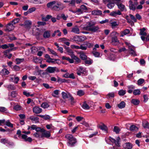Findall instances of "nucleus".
Returning <instances> with one entry per match:
<instances>
[{
    "instance_id": "1",
    "label": "nucleus",
    "mask_w": 149,
    "mask_h": 149,
    "mask_svg": "<svg viewBox=\"0 0 149 149\" xmlns=\"http://www.w3.org/2000/svg\"><path fill=\"white\" fill-rule=\"evenodd\" d=\"M47 6V8H50L53 10L57 11L62 10L65 7L61 2L56 1L48 3Z\"/></svg>"
},
{
    "instance_id": "2",
    "label": "nucleus",
    "mask_w": 149,
    "mask_h": 149,
    "mask_svg": "<svg viewBox=\"0 0 149 149\" xmlns=\"http://www.w3.org/2000/svg\"><path fill=\"white\" fill-rule=\"evenodd\" d=\"M84 30L95 32L98 31L99 28L98 26H93V24L91 22H89L88 25L83 28Z\"/></svg>"
},
{
    "instance_id": "3",
    "label": "nucleus",
    "mask_w": 149,
    "mask_h": 149,
    "mask_svg": "<svg viewBox=\"0 0 149 149\" xmlns=\"http://www.w3.org/2000/svg\"><path fill=\"white\" fill-rule=\"evenodd\" d=\"M65 137L69 140L68 143L70 146L73 145L76 142V139L71 134H67L65 136Z\"/></svg>"
},
{
    "instance_id": "4",
    "label": "nucleus",
    "mask_w": 149,
    "mask_h": 149,
    "mask_svg": "<svg viewBox=\"0 0 149 149\" xmlns=\"http://www.w3.org/2000/svg\"><path fill=\"white\" fill-rule=\"evenodd\" d=\"M116 3L118 6V8L121 11H126L127 9L125 7L121 2L120 0H116Z\"/></svg>"
},
{
    "instance_id": "5",
    "label": "nucleus",
    "mask_w": 149,
    "mask_h": 149,
    "mask_svg": "<svg viewBox=\"0 0 149 149\" xmlns=\"http://www.w3.org/2000/svg\"><path fill=\"white\" fill-rule=\"evenodd\" d=\"M117 33L116 32H112L111 34L112 36L111 41L113 44L115 43L119 42V41L117 38Z\"/></svg>"
},
{
    "instance_id": "6",
    "label": "nucleus",
    "mask_w": 149,
    "mask_h": 149,
    "mask_svg": "<svg viewBox=\"0 0 149 149\" xmlns=\"http://www.w3.org/2000/svg\"><path fill=\"white\" fill-rule=\"evenodd\" d=\"M138 4L137 2L133 1L131 0L129 1V7L130 10L134 11L136 9V6Z\"/></svg>"
},
{
    "instance_id": "7",
    "label": "nucleus",
    "mask_w": 149,
    "mask_h": 149,
    "mask_svg": "<svg viewBox=\"0 0 149 149\" xmlns=\"http://www.w3.org/2000/svg\"><path fill=\"white\" fill-rule=\"evenodd\" d=\"M46 71L49 73H54L55 72H59V70L56 67H48Z\"/></svg>"
},
{
    "instance_id": "8",
    "label": "nucleus",
    "mask_w": 149,
    "mask_h": 149,
    "mask_svg": "<svg viewBox=\"0 0 149 149\" xmlns=\"http://www.w3.org/2000/svg\"><path fill=\"white\" fill-rule=\"evenodd\" d=\"M86 39V37L84 36H77L73 38V40L75 42H82L84 41Z\"/></svg>"
},
{
    "instance_id": "9",
    "label": "nucleus",
    "mask_w": 149,
    "mask_h": 149,
    "mask_svg": "<svg viewBox=\"0 0 149 149\" xmlns=\"http://www.w3.org/2000/svg\"><path fill=\"white\" fill-rule=\"evenodd\" d=\"M128 49V51L131 55L133 56H136V54L135 51V48L132 45H129Z\"/></svg>"
},
{
    "instance_id": "10",
    "label": "nucleus",
    "mask_w": 149,
    "mask_h": 149,
    "mask_svg": "<svg viewBox=\"0 0 149 149\" xmlns=\"http://www.w3.org/2000/svg\"><path fill=\"white\" fill-rule=\"evenodd\" d=\"M6 28L5 29V31L9 32L14 29L15 26H14V24L11 22L8 23L6 26Z\"/></svg>"
},
{
    "instance_id": "11",
    "label": "nucleus",
    "mask_w": 149,
    "mask_h": 149,
    "mask_svg": "<svg viewBox=\"0 0 149 149\" xmlns=\"http://www.w3.org/2000/svg\"><path fill=\"white\" fill-rule=\"evenodd\" d=\"M110 140L112 142L114 143H115V145L118 146H120L119 141L120 140V138L119 137H118L116 140L110 137L109 138Z\"/></svg>"
},
{
    "instance_id": "12",
    "label": "nucleus",
    "mask_w": 149,
    "mask_h": 149,
    "mask_svg": "<svg viewBox=\"0 0 149 149\" xmlns=\"http://www.w3.org/2000/svg\"><path fill=\"white\" fill-rule=\"evenodd\" d=\"M42 134L40 136L41 138L45 137L48 138L51 136L50 132L48 131H47L44 129V131L42 132Z\"/></svg>"
},
{
    "instance_id": "13",
    "label": "nucleus",
    "mask_w": 149,
    "mask_h": 149,
    "mask_svg": "<svg viewBox=\"0 0 149 149\" xmlns=\"http://www.w3.org/2000/svg\"><path fill=\"white\" fill-rule=\"evenodd\" d=\"M116 0H110L109 2L107 4V6L109 9L112 8L115 6Z\"/></svg>"
},
{
    "instance_id": "14",
    "label": "nucleus",
    "mask_w": 149,
    "mask_h": 149,
    "mask_svg": "<svg viewBox=\"0 0 149 149\" xmlns=\"http://www.w3.org/2000/svg\"><path fill=\"white\" fill-rule=\"evenodd\" d=\"M33 111L35 113L38 114L42 112V109L38 107L35 106L33 109Z\"/></svg>"
},
{
    "instance_id": "15",
    "label": "nucleus",
    "mask_w": 149,
    "mask_h": 149,
    "mask_svg": "<svg viewBox=\"0 0 149 149\" xmlns=\"http://www.w3.org/2000/svg\"><path fill=\"white\" fill-rule=\"evenodd\" d=\"M123 146L125 149H131L132 148V145L131 143L127 142L124 143Z\"/></svg>"
},
{
    "instance_id": "16",
    "label": "nucleus",
    "mask_w": 149,
    "mask_h": 149,
    "mask_svg": "<svg viewBox=\"0 0 149 149\" xmlns=\"http://www.w3.org/2000/svg\"><path fill=\"white\" fill-rule=\"evenodd\" d=\"M121 13L120 10H118L117 11H113L111 12L110 15L111 16L116 17L117 15H120Z\"/></svg>"
},
{
    "instance_id": "17",
    "label": "nucleus",
    "mask_w": 149,
    "mask_h": 149,
    "mask_svg": "<svg viewBox=\"0 0 149 149\" xmlns=\"http://www.w3.org/2000/svg\"><path fill=\"white\" fill-rule=\"evenodd\" d=\"M79 56L81 60H85L87 59V57L85 53L83 52H81L79 53Z\"/></svg>"
},
{
    "instance_id": "18",
    "label": "nucleus",
    "mask_w": 149,
    "mask_h": 149,
    "mask_svg": "<svg viewBox=\"0 0 149 149\" xmlns=\"http://www.w3.org/2000/svg\"><path fill=\"white\" fill-rule=\"evenodd\" d=\"M61 95L63 98L64 99L69 98L70 96L71 95V94L68 92L66 93L64 92H63L62 93Z\"/></svg>"
},
{
    "instance_id": "19",
    "label": "nucleus",
    "mask_w": 149,
    "mask_h": 149,
    "mask_svg": "<svg viewBox=\"0 0 149 149\" xmlns=\"http://www.w3.org/2000/svg\"><path fill=\"white\" fill-rule=\"evenodd\" d=\"M50 31H45L43 33V37L45 38H49L50 36Z\"/></svg>"
},
{
    "instance_id": "20",
    "label": "nucleus",
    "mask_w": 149,
    "mask_h": 149,
    "mask_svg": "<svg viewBox=\"0 0 149 149\" xmlns=\"http://www.w3.org/2000/svg\"><path fill=\"white\" fill-rule=\"evenodd\" d=\"M92 15H100L102 14V12L100 10H95L92 12Z\"/></svg>"
},
{
    "instance_id": "21",
    "label": "nucleus",
    "mask_w": 149,
    "mask_h": 149,
    "mask_svg": "<svg viewBox=\"0 0 149 149\" xmlns=\"http://www.w3.org/2000/svg\"><path fill=\"white\" fill-rule=\"evenodd\" d=\"M71 32L79 34V29L77 26H75L72 29Z\"/></svg>"
},
{
    "instance_id": "22",
    "label": "nucleus",
    "mask_w": 149,
    "mask_h": 149,
    "mask_svg": "<svg viewBox=\"0 0 149 149\" xmlns=\"http://www.w3.org/2000/svg\"><path fill=\"white\" fill-rule=\"evenodd\" d=\"M57 60H58L52 58H50L49 59H47L46 60V62L48 63H58L56 61Z\"/></svg>"
},
{
    "instance_id": "23",
    "label": "nucleus",
    "mask_w": 149,
    "mask_h": 149,
    "mask_svg": "<svg viewBox=\"0 0 149 149\" xmlns=\"http://www.w3.org/2000/svg\"><path fill=\"white\" fill-rule=\"evenodd\" d=\"M84 72V69L82 67H80L77 69V74L79 75H80L81 73H83Z\"/></svg>"
},
{
    "instance_id": "24",
    "label": "nucleus",
    "mask_w": 149,
    "mask_h": 149,
    "mask_svg": "<svg viewBox=\"0 0 149 149\" xmlns=\"http://www.w3.org/2000/svg\"><path fill=\"white\" fill-rule=\"evenodd\" d=\"M98 127H99L100 129L102 130L106 131L107 130V126L103 123H102L101 125H99L98 126Z\"/></svg>"
},
{
    "instance_id": "25",
    "label": "nucleus",
    "mask_w": 149,
    "mask_h": 149,
    "mask_svg": "<svg viewBox=\"0 0 149 149\" xmlns=\"http://www.w3.org/2000/svg\"><path fill=\"white\" fill-rule=\"evenodd\" d=\"M72 58H73L75 61L76 63H80L81 61V60L77 57L76 56L74 55H73L72 56Z\"/></svg>"
},
{
    "instance_id": "26",
    "label": "nucleus",
    "mask_w": 149,
    "mask_h": 149,
    "mask_svg": "<svg viewBox=\"0 0 149 149\" xmlns=\"http://www.w3.org/2000/svg\"><path fill=\"white\" fill-rule=\"evenodd\" d=\"M59 91L58 90H54L52 93V95L54 97H57L59 94Z\"/></svg>"
},
{
    "instance_id": "27",
    "label": "nucleus",
    "mask_w": 149,
    "mask_h": 149,
    "mask_svg": "<svg viewBox=\"0 0 149 149\" xmlns=\"http://www.w3.org/2000/svg\"><path fill=\"white\" fill-rule=\"evenodd\" d=\"M117 105L119 109H121L125 107V103L124 101H122L119 104H118Z\"/></svg>"
},
{
    "instance_id": "28",
    "label": "nucleus",
    "mask_w": 149,
    "mask_h": 149,
    "mask_svg": "<svg viewBox=\"0 0 149 149\" xmlns=\"http://www.w3.org/2000/svg\"><path fill=\"white\" fill-rule=\"evenodd\" d=\"M82 108L85 109H90V107L86 103V102L85 101L84 102L82 106Z\"/></svg>"
},
{
    "instance_id": "29",
    "label": "nucleus",
    "mask_w": 149,
    "mask_h": 149,
    "mask_svg": "<svg viewBox=\"0 0 149 149\" xmlns=\"http://www.w3.org/2000/svg\"><path fill=\"white\" fill-rule=\"evenodd\" d=\"M65 48L66 49L67 52L68 53V54L72 57V56L73 55H74L73 54L72 51L71 49H70L68 47H66Z\"/></svg>"
},
{
    "instance_id": "30",
    "label": "nucleus",
    "mask_w": 149,
    "mask_h": 149,
    "mask_svg": "<svg viewBox=\"0 0 149 149\" xmlns=\"http://www.w3.org/2000/svg\"><path fill=\"white\" fill-rule=\"evenodd\" d=\"M33 61L36 63H41L42 61L37 57H34L33 60Z\"/></svg>"
},
{
    "instance_id": "31",
    "label": "nucleus",
    "mask_w": 149,
    "mask_h": 149,
    "mask_svg": "<svg viewBox=\"0 0 149 149\" xmlns=\"http://www.w3.org/2000/svg\"><path fill=\"white\" fill-rule=\"evenodd\" d=\"M1 73L4 75H7L9 73V71L5 68H4L1 71Z\"/></svg>"
},
{
    "instance_id": "32",
    "label": "nucleus",
    "mask_w": 149,
    "mask_h": 149,
    "mask_svg": "<svg viewBox=\"0 0 149 149\" xmlns=\"http://www.w3.org/2000/svg\"><path fill=\"white\" fill-rule=\"evenodd\" d=\"M85 63L86 64L91 65L93 62V60L89 58H87V59L85 60Z\"/></svg>"
},
{
    "instance_id": "33",
    "label": "nucleus",
    "mask_w": 149,
    "mask_h": 149,
    "mask_svg": "<svg viewBox=\"0 0 149 149\" xmlns=\"http://www.w3.org/2000/svg\"><path fill=\"white\" fill-rule=\"evenodd\" d=\"M130 130L131 131H137L138 128L137 127L134 125H131L130 127Z\"/></svg>"
},
{
    "instance_id": "34",
    "label": "nucleus",
    "mask_w": 149,
    "mask_h": 149,
    "mask_svg": "<svg viewBox=\"0 0 149 149\" xmlns=\"http://www.w3.org/2000/svg\"><path fill=\"white\" fill-rule=\"evenodd\" d=\"M7 88L9 90H14L15 89V87L14 85L9 84L7 86Z\"/></svg>"
},
{
    "instance_id": "35",
    "label": "nucleus",
    "mask_w": 149,
    "mask_h": 149,
    "mask_svg": "<svg viewBox=\"0 0 149 149\" xmlns=\"http://www.w3.org/2000/svg\"><path fill=\"white\" fill-rule=\"evenodd\" d=\"M24 61V58H17L15 59V61L16 62V63L17 64H19L20 63H21L23 62Z\"/></svg>"
},
{
    "instance_id": "36",
    "label": "nucleus",
    "mask_w": 149,
    "mask_h": 149,
    "mask_svg": "<svg viewBox=\"0 0 149 149\" xmlns=\"http://www.w3.org/2000/svg\"><path fill=\"white\" fill-rule=\"evenodd\" d=\"M139 101L137 99H133L131 101V102L135 105L139 104Z\"/></svg>"
},
{
    "instance_id": "37",
    "label": "nucleus",
    "mask_w": 149,
    "mask_h": 149,
    "mask_svg": "<svg viewBox=\"0 0 149 149\" xmlns=\"http://www.w3.org/2000/svg\"><path fill=\"white\" fill-rule=\"evenodd\" d=\"M145 82V80L142 78L139 79L137 81V84L138 85H141Z\"/></svg>"
},
{
    "instance_id": "38",
    "label": "nucleus",
    "mask_w": 149,
    "mask_h": 149,
    "mask_svg": "<svg viewBox=\"0 0 149 149\" xmlns=\"http://www.w3.org/2000/svg\"><path fill=\"white\" fill-rule=\"evenodd\" d=\"M49 107V105L47 102L43 103L41 104V107L44 109H46L48 108Z\"/></svg>"
},
{
    "instance_id": "39",
    "label": "nucleus",
    "mask_w": 149,
    "mask_h": 149,
    "mask_svg": "<svg viewBox=\"0 0 149 149\" xmlns=\"http://www.w3.org/2000/svg\"><path fill=\"white\" fill-rule=\"evenodd\" d=\"M85 94L84 92L82 90L78 91L77 93V95L79 96L83 95Z\"/></svg>"
},
{
    "instance_id": "40",
    "label": "nucleus",
    "mask_w": 149,
    "mask_h": 149,
    "mask_svg": "<svg viewBox=\"0 0 149 149\" xmlns=\"http://www.w3.org/2000/svg\"><path fill=\"white\" fill-rule=\"evenodd\" d=\"M29 118L31 120L35 121L36 122H38L39 118L38 117H35L33 116H31Z\"/></svg>"
},
{
    "instance_id": "41",
    "label": "nucleus",
    "mask_w": 149,
    "mask_h": 149,
    "mask_svg": "<svg viewBox=\"0 0 149 149\" xmlns=\"http://www.w3.org/2000/svg\"><path fill=\"white\" fill-rule=\"evenodd\" d=\"M7 109L6 108L4 107H0V112L7 113Z\"/></svg>"
},
{
    "instance_id": "42",
    "label": "nucleus",
    "mask_w": 149,
    "mask_h": 149,
    "mask_svg": "<svg viewBox=\"0 0 149 149\" xmlns=\"http://www.w3.org/2000/svg\"><path fill=\"white\" fill-rule=\"evenodd\" d=\"M31 24V22L30 21H26L25 23V26L26 27L28 28L30 26Z\"/></svg>"
},
{
    "instance_id": "43",
    "label": "nucleus",
    "mask_w": 149,
    "mask_h": 149,
    "mask_svg": "<svg viewBox=\"0 0 149 149\" xmlns=\"http://www.w3.org/2000/svg\"><path fill=\"white\" fill-rule=\"evenodd\" d=\"M87 49V47L85 44H81L79 47V49H81L82 50H86Z\"/></svg>"
},
{
    "instance_id": "44",
    "label": "nucleus",
    "mask_w": 149,
    "mask_h": 149,
    "mask_svg": "<svg viewBox=\"0 0 149 149\" xmlns=\"http://www.w3.org/2000/svg\"><path fill=\"white\" fill-rule=\"evenodd\" d=\"M48 51H49L54 56H57L56 53L54 51L49 48H48Z\"/></svg>"
},
{
    "instance_id": "45",
    "label": "nucleus",
    "mask_w": 149,
    "mask_h": 149,
    "mask_svg": "<svg viewBox=\"0 0 149 149\" xmlns=\"http://www.w3.org/2000/svg\"><path fill=\"white\" fill-rule=\"evenodd\" d=\"M13 109L16 111H19L21 109L22 107L18 105H17L14 107Z\"/></svg>"
},
{
    "instance_id": "46",
    "label": "nucleus",
    "mask_w": 149,
    "mask_h": 149,
    "mask_svg": "<svg viewBox=\"0 0 149 149\" xmlns=\"http://www.w3.org/2000/svg\"><path fill=\"white\" fill-rule=\"evenodd\" d=\"M69 98V100H70L71 104H73L75 102L74 98L71 95L70 96Z\"/></svg>"
},
{
    "instance_id": "47",
    "label": "nucleus",
    "mask_w": 149,
    "mask_h": 149,
    "mask_svg": "<svg viewBox=\"0 0 149 149\" xmlns=\"http://www.w3.org/2000/svg\"><path fill=\"white\" fill-rule=\"evenodd\" d=\"M120 130V128L117 126H115L113 129V131L116 134H118Z\"/></svg>"
},
{
    "instance_id": "48",
    "label": "nucleus",
    "mask_w": 149,
    "mask_h": 149,
    "mask_svg": "<svg viewBox=\"0 0 149 149\" xmlns=\"http://www.w3.org/2000/svg\"><path fill=\"white\" fill-rule=\"evenodd\" d=\"M114 93L113 92H111L109 93L107 95V97L108 98H109L110 97H113L114 96Z\"/></svg>"
},
{
    "instance_id": "49",
    "label": "nucleus",
    "mask_w": 149,
    "mask_h": 149,
    "mask_svg": "<svg viewBox=\"0 0 149 149\" xmlns=\"http://www.w3.org/2000/svg\"><path fill=\"white\" fill-rule=\"evenodd\" d=\"M37 132H40L42 133V132L44 131V129L41 128L40 127H37L35 130Z\"/></svg>"
},
{
    "instance_id": "50",
    "label": "nucleus",
    "mask_w": 149,
    "mask_h": 149,
    "mask_svg": "<svg viewBox=\"0 0 149 149\" xmlns=\"http://www.w3.org/2000/svg\"><path fill=\"white\" fill-rule=\"evenodd\" d=\"M126 93L125 91L123 90H121L118 92V94L120 96H123Z\"/></svg>"
},
{
    "instance_id": "51",
    "label": "nucleus",
    "mask_w": 149,
    "mask_h": 149,
    "mask_svg": "<svg viewBox=\"0 0 149 149\" xmlns=\"http://www.w3.org/2000/svg\"><path fill=\"white\" fill-rule=\"evenodd\" d=\"M92 53L93 55L96 57H97L100 56V54L98 52L94 51Z\"/></svg>"
},
{
    "instance_id": "52",
    "label": "nucleus",
    "mask_w": 149,
    "mask_h": 149,
    "mask_svg": "<svg viewBox=\"0 0 149 149\" xmlns=\"http://www.w3.org/2000/svg\"><path fill=\"white\" fill-rule=\"evenodd\" d=\"M143 126L145 128H149V124L147 122L143 123Z\"/></svg>"
},
{
    "instance_id": "53",
    "label": "nucleus",
    "mask_w": 149,
    "mask_h": 149,
    "mask_svg": "<svg viewBox=\"0 0 149 149\" xmlns=\"http://www.w3.org/2000/svg\"><path fill=\"white\" fill-rule=\"evenodd\" d=\"M6 125L12 128L13 127V125L11 123L9 120L7 121L6 123Z\"/></svg>"
},
{
    "instance_id": "54",
    "label": "nucleus",
    "mask_w": 149,
    "mask_h": 149,
    "mask_svg": "<svg viewBox=\"0 0 149 149\" xmlns=\"http://www.w3.org/2000/svg\"><path fill=\"white\" fill-rule=\"evenodd\" d=\"M133 94L134 95H139L140 94V91L139 89L134 90L133 91Z\"/></svg>"
},
{
    "instance_id": "55",
    "label": "nucleus",
    "mask_w": 149,
    "mask_h": 149,
    "mask_svg": "<svg viewBox=\"0 0 149 149\" xmlns=\"http://www.w3.org/2000/svg\"><path fill=\"white\" fill-rule=\"evenodd\" d=\"M130 33V31L128 29H126L123 32L122 36L126 35Z\"/></svg>"
},
{
    "instance_id": "56",
    "label": "nucleus",
    "mask_w": 149,
    "mask_h": 149,
    "mask_svg": "<svg viewBox=\"0 0 149 149\" xmlns=\"http://www.w3.org/2000/svg\"><path fill=\"white\" fill-rule=\"evenodd\" d=\"M20 20V19L19 18H16L14 19L11 22L14 24H15L17 23Z\"/></svg>"
},
{
    "instance_id": "57",
    "label": "nucleus",
    "mask_w": 149,
    "mask_h": 149,
    "mask_svg": "<svg viewBox=\"0 0 149 149\" xmlns=\"http://www.w3.org/2000/svg\"><path fill=\"white\" fill-rule=\"evenodd\" d=\"M85 44L86 46L87 47H87L90 48L93 45L92 44L88 42H86Z\"/></svg>"
},
{
    "instance_id": "58",
    "label": "nucleus",
    "mask_w": 149,
    "mask_h": 149,
    "mask_svg": "<svg viewBox=\"0 0 149 149\" xmlns=\"http://www.w3.org/2000/svg\"><path fill=\"white\" fill-rule=\"evenodd\" d=\"M111 25L112 28H114L116 26H117L118 24L116 22H114L111 23Z\"/></svg>"
},
{
    "instance_id": "59",
    "label": "nucleus",
    "mask_w": 149,
    "mask_h": 149,
    "mask_svg": "<svg viewBox=\"0 0 149 149\" xmlns=\"http://www.w3.org/2000/svg\"><path fill=\"white\" fill-rule=\"evenodd\" d=\"M129 16L133 20L134 22H136L137 19H136L135 17L133 15L131 14H129Z\"/></svg>"
},
{
    "instance_id": "60",
    "label": "nucleus",
    "mask_w": 149,
    "mask_h": 149,
    "mask_svg": "<svg viewBox=\"0 0 149 149\" xmlns=\"http://www.w3.org/2000/svg\"><path fill=\"white\" fill-rule=\"evenodd\" d=\"M2 48L3 49H6L9 48V46L8 45L4 44L0 46V48Z\"/></svg>"
},
{
    "instance_id": "61",
    "label": "nucleus",
    "mask_w": 149,
    "mask_h": 149,
    "mask_svg": "<svg viewBox=\"0 0 149 149\" xmlns=\"http://www.w3.org/2000/svg\"><path fill=\"white\" fill-rule=\"evenodd\" d=\"M14 79V82L15 84H17L19 80V78L17 77H15Z\"/></svg>"
},
{
    "instance_id": "62",
    "label": "nucleus",
    "mask_w": 149,
    "mask_h": 149,
    "mask_svg": "<svg viewBox=\"0 0 149 149\" xmlns=\"http://www.w3.org/2000/svg\"><path fill=\"white\" fill-rule=\"evenodd\" d=\"M13 49H10L5 50L3 52L4 55H6L7 53H8L10 52Z\"/></svg>"
},
{
    "instance_id": "63",
    "label": "nucleus",
    "mask_w": 149,
    "mask_h": 149,
    "mask_svg": "<svg viewBox=\"0 0 149 149\" xmlns=\"http://www.w3.org/2000/svg\"><path fill=\"white\" fill-rule=\"evenodd\" d=\"M80 8L83 12L84 11L86 10H87L86 7L84 5H83L81 6Z\"/></svg>"
},
{
    "instance_id": "64",
    "label": "nucleus",
    "mask_w": 149,
    "mask_h": 149,
    "mask_svg": "<svg viewBox=\"0 0 149 149\" xmlns=\"http://www.w3.org/2000/svg\"><path fill=\"white\" fill-rule=\"evenodd\" d=\"M36 10V8L35 7H33L29 8V13H31L32 12Z\"/></svg>"
}]
</instances>
